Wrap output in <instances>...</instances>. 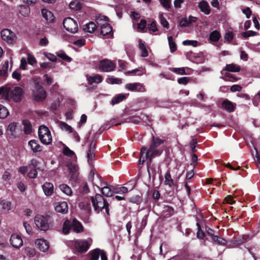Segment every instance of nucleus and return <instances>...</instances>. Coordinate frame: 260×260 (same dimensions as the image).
I'll list each match as a JSON object with an SVG mask.
<instances>
[{"mask_svg": "<svg viewBox=\"0 0 260 260\" xmlns=\"http://www.w3.org/2000/svg\"><path fill=\"white\" fill-rule=\"evenodd\" d=\"M160 3L164 8L168 10L171 7V0H159Z\"/></svg>", "mask_w": 260, "mask_h": 260, "instance_id": "obj_56", "label": "nucleus"}, {"mask_svg": "<svg viewBox=\"0 0 260 260\" xmlns=\"http://www.w3.org/2000/svg\"><path fill=\"white\" fill-rule=\"evenodd\" d=\"M35 245L37 248L42 252H46L49 247V242L43 239H37Z\"/></svg>", "mask_w": 260, "mask_h": 260, "instance_id": "obj_16", "label": "nucleus"}, {"mask_svg": "<svg viewBox=\"0 0 260 260\" xmlns=\"http://www.w3.org/2000/svg\"><path fill=\"white\" fill-rule=\"evenodd\" d=\"M17 10L23 17H28L30 12L29 7L26 5H19L17 8Z\"/></svg>", "mask_w": 260, "mask_h": 260, "instance_id": "obj_25", "label": "nucleus"}, {"mask_svg": "<svg viewBox=\"0 0 260 260\" xmlns=\"http://www.w3.org/2000/svg\"><path fill=\"white\" fill-rule=\"evenodd\" d=\"M128 95V94L120 93L116 94L112 99L110 104L113 106L118 104L125 100Z\"/></svg>", "mask_w": 260, "mask_h": 260, "instance_id": "obj_20", "label": "nucleus"}, {"mask_svg": "<svg viewBox=\"0 0 260 260\" xmlns=\"http://www.w3.org/2000/svg\"><path fill=\"white\" fill-rule=\"evenodd\" d=\"M23 125V131L26 135L30 134L32 132V125L29 121L27 119L23 120L22 121Z\"/></svg>", "mask_w": 260, "mask_h": 260, "instance_id": "obj_32", "label": "nucleus"}, {"mask_svg": "<svg viewBox=\"0 0 260 260\" xmlns=\"http://www.w3.org/2000/svg\"><path fill=\"white\" fill-rule=\"evenodd\" d=\"M9 68V62L8 61L5 62L2 65L1 69H0V77H5L7 74V72Z\"/></svg>", "mask_w": 260, "mask_h": 260, "instance_id": "obj_40", "label": "nucleus"}, {"mask_svg": "<svg viewBox=\"0 0 260 260\" xmlns=\"http://www.w3.org/2000/svg\"><path fill=\"white\" fill-rule=\"evenodd\" d=\"M72 229L76 233H80L83 231L82 224L76 219H74L72 221Z\"/></svg>", "mask_w": 260, "mask_h": 260, "instance_id": "obj_30", "label": "nucleus"}, {"mask_svg": "<svg viewBox=\"0 0 260 260\" xmlns=\"http://www.w3.org/2000/svg\"><path fill=\"white\" fill-rule=\"evenodd\" d=\"M10 88L3 86L0 88V100L9 101Z\"/></svg>", "mask_w": 260, "mask_h": 260, "instance_id": "obj_24", "label": "nucleus"}, {"mask_svg": "<svg viewBox=\"0 0 260 260\" xmlns=\"http://www.w3.org/2000/svg\"><path fill=\"white\" fill-rule=\"evenodd\" d=\"M96 28V25L93 22H89V23L83 25V30L84 31L92 33Z\"/></svg>", "mask_w": 260, "mask_h": 260, "instance_id": "obj_31", "label": "nucleus"}, {"mask_svg": "<svg viewBox=\"0 0 260 260\" xmlns=\"http://www.w3.org/2000/svg\"><path fill=\"white\" fill-rule=\"evenodd\" d=\"M101 191L103 194L106 197H110L112 195L111 189L108 186H102L101 187Z\"/></svg>", "mask_w": 260, "mask_h": 260, "instance_id": "obj_45", "label": "nucleus"}, {"mask_svg": "<svg viewBox=\"0 0 260 260\" xmlns=\"http://www.w3.org/2000/svg\"><path fill=\"white\" fill-rule=\"evenodd\" d=\"M159 18L160 21V23L162 25V26L168 29L169 28V23L167 21V20L163 17L162 13H160L159 14Z\"/></svg>", "mask_w": 260, "mask_h": 260, "instance_id": "obj_52", "label": "nucleus"}, {"mask_svg": "<svg viewBox=\"0 0 260 260\" xmlns=\"http://www.w3.org/2000/svg\"><path fill=\"white\" fill-rule=\"evenodd\" d=\"M30 170L28 173L27 176L30 178H35L37 177L38 172L36 169L29 168Z\"/></svg>", "mask_w": 260, "mask_h": 260, "instance_id": "obj_59", "label": "nucleus"}, {"mask_svg": "<svg viewBox=\"0 0 260 260\" xmlns=\"http://www.w3.org/2000/svg\"><path fill=\"white\" fill-rule=\"evenodd\" d=\"M222 106L226 111L229 112H233L235 108L233 103L228 100L223 101Z\"/></svg>", "mask_w": 260, "mask_h": 260, "instance_id": "obj_33", "label": "nucleus"}, {"mask_svg": "<svg viewBox=\"0 0 260 260\" xmlns=\"http://www.w3.org/2000/svg\"><path fill=\"white\" fill-rule=\"evenodd\" d=\"M139 47L141 51V56L144 57L147 56L148 55L147 50L144 43L141 40L139 41Z\"/></svg>", "mask_w": 260, "mask_h": 260, "instance_id": "obj_41", "label": "nucleus"}, {"mask_svg": "<svg viewBox=\"0 0 260 260\" xmlns=\"http://www.w3.org/2000/svg\"><path fill=\"white\" fill-rule=\"evenodd\" d=\"M16 128V123H11L9 124L7 131V134L13 136L15 134Z\"/></svg>", "mask_w": 260, "mask_h": 260, "instance_id": "obj_44", "label": "nucleus"}, {"mask_svg": "<svg viewBox=\"0 0 260 260\" xmlns=\"http://www.w3.org/2000/svg\"><path fill=\"white\" fill-rule=\"evenodd\" d=\"M88 179L92 182L93 185L98 186L96 180H99V181H101L102 177L98 174L95 175V171L92 169L89 173Z\"/></svg>", "mask_w": 260, "mask_h": 260, "instance_id": "obj_23", "label": "nucleus"}, {"mask_svg": "<svg viewBox=\"0 0 260 260\" xmlns=\"http://www.w3.org/2000/svg\"><path fill=\"white\" fill-rule=\"evenodd\" d=\"M2 209L5 210L9 211L11 209V203L9 201H3L1 202Z\"/></svg>", "mask_w": 260, "mask_h": 260, "instance_id": "obj_54", "label": "nucleus"}, {"mask_svg": "<svg viewBox=\"0 0 260 260\" xmlns=\"http://www.w3.org/2000/svg\"><path fill=\"white\" fill-rule=\"evenodd\" d=\"M101 252L99 249H95L90 252V260H98Z\"/></svg>", "mask_w": 260, "mask_h": 260, "instance_id": "obj_46", "label": "nucleus"}, {"mask_svg": "<svg viewBox=\"0 0 260 260\" xmlns=\"http://www.w3.org/2000/svg\"><path fill=\"white\" fill-rule=\"evenodd\" d=\"M240 70V66L233 63L227 64L225 67V70L229 72H238Z\"/></svg>", "mask_w": 260, "mask_h": 260, "instance_id": "obj_39", "label": "nucleus"}, {"mask_svg": "<svg viewBox=\"0 0 260 260\" xmlns=\"http://www.w3.org/2000/svg\"><path fill=\"white\" fill-rule=\"evenodd\" d=\"M198 7L200 11L205 14L209 15L210 13V8L207 2L203 0L199 3Z\"/></svg>", "mask_w": 260, "mask_h": 260, "instance_id": "obj_21", "label": "nucleus"}, {"mask_svg": "<svg viewBox=\"0 0 260 260\" xmlns=\"http://www.w3.org/2000/svg\"><path fill=\"white\" fill-rule=\"evenodd\" d=\"M86 79L89 84H92L93 83L99 84L102 82L103 79L100 75H94L92 76H86Z\"/></svg>", "mask_w": 260, "mask_h": 260, "instance_id": "obj_26", "label": "nucleus"}, {"mask_svg": "<svg viewBox=\"0 0 260 260\" xmlns=\"http://www.w3.org/2000/svg\"><path fill=\"white\" fill-rule=\"evenodd\" d=\"M71 229H72V222L68 219L66 220L62 226L63 233L66 235L69 234Z\"/></svg>", "mask_w": 260, "mask_h": 260, "instance_id": "obj_38", "label": "nucleus"}, {"mask_svg": "<svg viewBox=\"0 0 260 260\" xmlns=\"http://www.w3.org/2000/svg\"><path fill=\"white\" fill-rule=\"evenodd\" d=\"M69 7L71 9L73 10H79L81 8V4L80 2L77 0L72 1L69 4Z\"/></svg>", "mask_w": 260, "mask_h": 260, "instance_id": "obj_47", "label": "nucleus"}, {"mask_svg": "<svg viewBox=\"0 0 260 260\" xmlns=\"http://www.w3.org/2000/svg\"><path fill=\"white\" fill-rule=\"evenodd\" d=\"M115 68V64L108 59L102 60L99 64L100 70L104 72H111L114 70Z\"/></svg>", "mask_w": 260, "mask_h": 260, "instance_id": "obj_11", "label": "nucleus"}, {"mask_svg": "<svg viewBox=\"0 0 260 260\" xmlns=\"http://www.w3.org/2000/svg\"><path fill=\"white\" fill-rule=\"evenodd\" d=\"M23 90L20 87H15L12 90L10 89L9 100L12 99L14 102H18L22 99Z\"/></svg>", "mask_w": 260, "mask_h": 260, "instance_id": "obj_10", "label": "nucleus"}, {"mask_svg": "<svg viewBox=\"0 0 260 260\" xmlns=\"http://www.w3.org/2000/svg\"><path fill=\"white\" fill-rule=\"evenodd\" d=\"M92 243L91 238L86 240H77L75 241V248L80 252L86 251L89 248Z\"/></svg>", "mask_w": 260, "mask_h": 260, "instance_id": "obj_5", "label": "nucleus"}, {"mask_svg": "<svg viewBox=\"0 0 260 260\" xmlns=\"http://www.w3.org/2000/svg\"><path fill=\"white\" fill-rule=\"evenodd\" d=\"M165 182L164 184L165 185L169 186L170 187H172L174 185V181L171 177V174L168 171L165 176Z\"/></svg>", "mask_w": 260, "mask_h": 260, "instance_id": "obj_36", "label": "nucleus"}, {"mask_svg": "<svg viewBox=\"0 0 260 260\" xmlns=\"http://www.w3.org/2000/svg\"><path fill=\"white\" fill-rule=\"evenodd\" d=\"M189 79L187 77H183L178 79L177 81L179 84L186 85L189 82Z\"/></svg>", "mask_w": 260, "mask_h": 260, "instance_id": "obj_62", "label": "nucleus"}, {"mask_svg": "<svg viewBox=\"0 0 260 260\" xmlns=\"http://www.w3.org/2000/svg\"><path fill=\"white\" fill-rule=\"evenodd\" d=\"M106 81L109 84H120L122 83V80L120 78H114V77H110L106 79Z\"/></svg>", "mask_w": 260, "mask_h": 260, "instance_id": "obj_49", "label": "nucleus"}, {"mask_svg": "<svg viewBox=\"0 0 260 260\" xmlns=\"http://www.w3.org/2000/svg\"><path fill=\"white\" fill-rule=\"evenodd\" d=\"M54 208L56 212L58 213L66 214L68 211V205L65 201L55 203Z\"/></svg>", "mask_w": 260, "mask_h": 260, "instance_id": "obj_14", "label": "nucleus"}, {"mask_svg": "<svg viewBox=\"0 0 260 260\" xmlns=\"http://www.w3.org/2000/svg\"><path fill=\"white\" fill-rule=\"evenodd\" d=\"M43 84L45 86L51 85L53 82V78L48 74H45L43 77Z\"/></svg>", "mask_w": 260, "mask_h": 260, "instance_id": "obj_43", "label": "nucleus"}, {"mask_svg": "<svg viewBox=\"0 0 260 260\" xmlns=\"http://www.w3.org/2000/svg\"><path fill=\"white\" fill-rule=\"evenodd\" d=\"M63 25L65 29L71 33L74 34L78 30V24L77 22L70 17H68L64 19Z\"/></svg>", "mask_w": 260, "mask_h": 260, "instance_id": "obj_8", "label": "nucleus"}, {"mask_svg": "<svg viewBox=\"0 0 260 260\" xmlns=\"http://www.w3.org/2000/svg\"><path fill=\"white\" fill-rule=\"evenodd\" d=\"M44 54L49 60L54 62L56 61V56L53 54L45 52Z\"/></svg>", "mask_w": 260, "mask_h": 260, "instance_id": "obj_63", "label": "nucleus"}, {"mask_svg": "<svg viewBox=\"0 0 260 260\" xmlns=\"http://www.w3.org/2000/svg\"><path fill=\"white\" fill-rule=\"evenodd\" d=\"M257 35H258V33L256 31H254L253 30H248L243 32L242 36L243 37L246 38L249 37L256 36Z\"/></svg>", "mask_w": 260, "mask_h": 260, "instance_id": "obj_55", "label": "nucleus"}, {"mask_svg": "<svg viewBox=\"0 0 260 260\" xmlns=\"http://www.w3.org/2000/svg\"><path fill=\"white\" fill-rule=\"evenodd\" d=\"M28 63L30 65L34 66L37 62V60L36 58L30 54H27V58Z\"/></svg>", "mask_w": 260, "mask_h": 260, "instance_id": "obj_57", "label": "nucleus"}, {"mask_svg": "<svg viewBox=\"0 0 260 260\" xmlns=\"http://www.w3.org/2000/svg\"><path fill=\"white\" fill-rule=\"evenodd\" d=\"M78 206L80 209L85 210L87 212H89L91 210L90 203L88 200H84L80 202Z\"/></svg>", "mask_w": 260, "mask_h": 260, "instance_id": "obj_37", "label": "nucleus"}, {"mask_svg": "<svg viewBox=\"0 0 260 260\" xmlns=\"http://www.w3.org/2000/svg\"><path fill=\"white\" fill-rule=\"evenodd\" d=\"M164 217L168 218L172 216L174 213V209L169 206H165L162 211Z\"/></svg>", "mask_w": 260, "mask_h": 260, "instance_id": "obj_29", "label": "nucleus"}, {"mask_svg": "<svg viewBox=\"0 0 260 260\" xmlns=\"http://www.w3.org/2000/svg\"><path fill=\"white\" fill-rule=\"evenodd\" d=\"M59 189L65 194L71 196L72 194L71 188L66 184H61L59 185Z\"/></svg>", "mask_w": 260, "mask_h": 260, "instance_id": "obj_34", "label": "nucleus"}, {"mask_svg": "<svg viewBox=\"0 0 260 260\" xmlns=\"http://www.w3.org/2000/svg\"><path fill=\"white\" fill-rule=\"evenodd\" d=\"M25 251L27 255L29 257H33L35 255L36 250L34 248L27 247Z\"/></svg>", "mask_w": 260, "mask_h": 260, "instance_id": "obj_64", "label": "nucleus"}, {"mask_svg": "<svg viewBox=\"0 0 260 260\" xmlns=\"http://www.w3.org/2000/svg\"><path fill=\"white\" fill-rule=\"evenodd\" d=\"M206 233L207 235L211 238L212 242L215 244L221 246H225L226 245V240L225 239L219 237L217 235H215V232L213 230L211 229H208L206 231Z\"/></svg>", "mask_w": 260, "mask_h": 260, "instance_id": "obj_9", "label": "nucleus"}, {"mask_svg": "<svg viewBox=\"0 0 260 260\" xmlns=\"http://www.w3.org/2000/svg\"><path fill=\"white\" fill-rule=\"evenodd\" d=\"M9 113L8 109L0 104V118L4 119L8 116Z\"/></svg>", "mask_w": 260, "mask_h": 260, "instance_id": "obj_48", "label": "nucleus"}, {"mask_svg": "<svg viewBox=\"0 0 260 260\" xmlns=\"http://www.w3.org/2000/svg\"><path fill=\"white\" fill-rule=\"evenodd\" d=\"M56 122L58 123L59 128L62 131H65L68 133H71L73 132V128L65 122L57 120Z\"/></svg>", "mask_w": 260, "mask_h": 260, "instance_id": "obj_28", "label": "nucleus"}, {"mask_svg": "<svg viewBox=\"0 0 260 260\" xmlns=\"http://www.w3.org/2000/svg\"><path fill=\"white\" fill-rule=\"evenodd\" d=\"M60 106V100L57 99L54 100L50 106V109L52 110H56Z\"/></svg>", "mask_w": 260, "mask_h": 260, "instance_id": "obj_58", "label": "nucleus"}, {"mask_svg": "<svg viewBox=\"0 0 260 260\" xmlns=\"http://www.w3.org/2000/svg\"><path fill=\"white\" fill-rule=\"evenodd\" d=\"M171 71L177 74L184 75L186 74L185 68H171Z\"/></svg>", "mask_w": 260, "mask_h": 260, "instance_id": "obj_53", "label": "nucleus"}, {"mask_svg": "<svg viewBox=\"0 0 260 260\" xmlns=\"http://www.w3.org/2000/svg\"><path fill=\"white\" fill-rule=\"evenodd\" d=\"M220 38L221 35L220 32L218 30H215L210 34L209 40L213 44H214V43L218 42Z\"/></svg>", "mask_w": 260, "mask_h": 260, "instance_id": "obj_27", "label": "nucleus"}, {"mask_svg": "<svg viewBox=\"0 0 260 260\" xmlns=\"http://www.w3.org/2000/svg\"><path fill=\"white\" fill-rule=\"evenodd\" d=\"M10 242L11 245L15 248H19L23 245L21 237L17 234H13L11 236Z\"/></svg>", "mask_w": 260, "mask_h": 260, "instance_id": "obj_13", "label": "nucleus"}, {"mask_svg": "<svg viewBox=\"0 0 260 260\" xmlns=\"http://www.w3.org/2000/svg\"><path fill=\"white\" fill-rule=\"evenodd\" d=\"M162 143H163L162 140L153 137V142L148 149L146 147H143L141 148L140 158L139 160V164L143 165L147 160H149V162L150 163L153 158L159 156L162 151L161 149L157 148V147Z\"/></svg>", "mask_w": 260, "mask_h": 260, "instance_id": "obj_1", "label": "nucleus"}, {"mask_svg": "<svg viewBox=\"0 0 260 260\" xmlns=\"http://www.w3.org/2000/svg\"><path fill=\"white\" fill-rule=\"evenodd\" d=\"M32 96L35 101L37 102L43 101L47 97V92L44 87L39 83L35 84Z\"/></svg>", "mask_w": 260, "mask_h": 260, "instance_id": "obj_4", "label": "nucleus"}, {"mask_svg": "<svg viewBox=\"0 0 260 260\" xmlns=\"http://www.w3.org/2000/svg\"><path fill=\"white\" fill-rule=\"evenodd\" d=\"M91 201L95 212L97 213L101 212L104 214L110 215V205L101 194H95L94 197H91Z\"/></svg>", "mask_w": 260, "mask_h": 260, "instance_id": "obj_2", "label": "nucleus"}, {"mask_svg": "<svg viewBox=\"0 0 260 260\" xmlns=\"http://www.w3.org/2000/svg\"><path fill=\"white\" fill-rule=\"evenodd\" d=\"M38 135L41 142L45 145L50 144L52 140L51 132L45 125H41L38 129Z\"/></svg>", "mask_w": 260, "mask_h": 260, "instance_id": "obj_3", "label": "nucleus"}, {"mask_svg": "<svg viewBox=\"0 0 260 260\" xmlns=\"http://www.w3.org/2000/svg\"><path fill=\"white\" fill-rule=\"evenodd\" d=\"M43 17L49 23L53 22L55 19L53 14L46 9H42L41 10Z\"/></svg>", "mask_w": 260, "mask_h": 260, "instance_id": "obj_18", "label": "nucleus"}, {"mask_svg": "<svg viewBox=\"0 0 260 260\" xmlns=\"http://www.w3.org/2000/svg\"><path fill=\"white\" fill-rule=\"evenodd\" d=\"M105 20L104 23H100L101 25V34L103 36H106L109 34L112 31V27L111 25L107 22L108 18L106 16H102Z\"/></svg>", "mask_w": 260, "mask_h": 260, "instance_id": "obj_15", "label": "nucleus"}, {"mask_svg": "<svg viewBox=\"0 0 260 260\" xmlns=\"http://www.w3.org/2000/svg\"><path fill=\"white\" fill-rule=\"evenodd\" d=\"M35 223L36 226L41 231H46L49 228V224L46 217L37 215L35 217Z\"/></svg>", "mask_w": 260, "mask_h": 260, "instance_id": "obj_7", "label": "nucleus"}, {"mask_svg": "<svg viewBox=\"0 0 260 260\" xmlns=\"http://www.w3.org/2000/svg\"><path fill=\"white\" fill-rule=\"evenodd\" d=\"M168 40L169 43V45L170 49V51L171 52H174L177 49L176 44L174 41V40L172 36H168Z\"/></svg>", "mask_w": 260, "mask_h": 260, "instance_id": "obj_42", "label": "nucleus"}, {"mask_svg": "<svg viewBox=\"0 0 260 260\" xmlns=\"http://www.w3.org/2000/svg\"><path fill=\"white\" fill-rule=\"evenodd\" d=\"M2 40L9 44H13L15 43L16 36L15 34L9 29H4L1 31Z\"/></svg>", "mask_w": 260, "mask_h": 260, "instance_id": "obj_6", "label": "nucleus"}, {"mask_svg": "<svg viewBox=\"0 0 260 260\" xmlns=\"http://www.w3.org/2000/svg\"><path fill=\"white\" fill-rule=\"evenodd\" d=\"M67 167L71 175V179L76 181L78 176V168L77 166L75 164L69 163L67 165Z\"/></svg>", "mask_w": 260, "mask_h": 260, "instance_id": "obj_17", "label": "nucleus"}, {"mask_svg": "<svg viewBox=\"0 0 260 260\" xmlns=\"http://www.w3.org/2000/svg\"><path fill=\"white\" fill-rule=\"evenodd\" d=\"M197 225L198 227L197 237L199 239H203L205 237V233L202 230L201 226L198 222L197 223Z\"/></svg>", "mask_w": 260, "mask_h": 260, "instance_id": "obj_50", "label": "nucleus"}, {"mask_svg": "<svg viewBox=\"0 0 260 260\" xmlns=\"http://www.w3.org/2000/svg\"><path fill=\"white\" fill-rule=\"evenodd\" d=\"M146 25V21L144 19H142L140 22L138 24V29L140 31H142L145 28Z\"/></svg>", "mask_w": 260, "mask_h": 260, "instance_id": "obj_60", "label": "nucleus"}, {"mask_svg": "<svg viewBox=\"0 0 260 260\" xmlns=\"http://www.w3.org/2000/svg\"><path fill=\"white\" fill-rule=\"evenodd\" d=\"M125 88L132 92H144L145 88L144 85L139 82L128 83L125 85Z\"/></svg>", "mask_w": 260, "mask_h": 260, "instance_id": "obj_12", "label": "nucleus"}, {"mask_svg": "<svg viewBox=\"0 0 260 260\" xmlns=\"http://www.w3.org/2000/svg\"><path fill=\"white\" fill-rule=\"evenodd\" d=\"M28 146H30L34 152H37L41 151V146L37 141L31 140L28 142Z\"/></svg>", "mask_w": 260, "mask_h": 260, "instance_id": "obj_35", "label": "nucleus"}, {"mask_svg": "<svg viewBox=\"0 0 260 260\" xmlns=\"http://www.w3.org/2000/svg\"><path fill=\"white\" fill-rule=\"evenodd\" d=\"M57 55L59 58H61L63 60L67 61L68 62H70L72 61V58L68 56L64 52L60 51L57 53Z\"/></svg>", "mask_w": 260, "mask_h": 260, "instance_id": "obj_51", "label": "nucleus"}, {"mask_svg": "<svg viewBox=\"0 0 260 260\" xmlns=\"http://www.w3.org/2000/svg\"><path fill=\"white\" fill-rule=\"evenodd\" d=\"M96 143L94 141H92L89 146V148L87 152V157L88 161L92 160L95 156L94 151L95 149Z\"/></svg>", "mask_w": 260, "mask_h": 260, "instance_id": "obj_22", "label": "nucleus"}, {"mask_svg": "<svg viewBox=\"0 0 260 260\" xmlns=\"http://www.w3.org/2000/svg\"><path fill=\"white\" fill-rule=\"evenodd\" d=\"M63 153L64 155L72 156L74 155L75 153L73 151L71 150L69 147L66 146L63 150Z\"/></svg>", "mask_w": 260, "mask_h": 260, "instance_id": "obj_61", "label": "nucleus"}, {"mask_svg": "<svg viewBox=\"0 0 260 260\" xmlns=\"http://www.w3.org/2000/svg\"><path fill=\"white\" fill-rule=\"evenodd\" d=\"M42 189L44 194L46 196H50L54 191V186L52 183L50 182H45L42 185Z\"/></svg>", "mask_w": 260, "mask_h": 260, "instance_id": "obj_19", "label": "nucleus"}]
</instances>
